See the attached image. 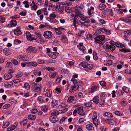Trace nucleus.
Masks as SVG:
<instances>
[{
    "instance_id": "nucleus-1",
    "label": "nucleus",
    "mask_w": 131,
    "mask_h": 131,
    "mask_svg": "<svg viewBox=\"0 0 131 131\" xmlns=\"http://www.w3.org/2000/svg\"><path fill=\"white\" fill-rule=\"evenodd\" d=\"M75 16L74 17L75 19L78 18L79 17L81 18V19L83 21H85V22L89 23L90 20L89 18L90 17H86L81 13L78 10L75 9Z\"/></svg>"
},
{
    "instance_id": "nucleus-2",
    "label": "nucleus",
    "mask_w": 131,
    "mask_h": 131,
    "mask_svg": "<svg viewBox=\"0 0 131 131\" xmlns=\"http://www.w3.org/2000/svg\"><path fill=\"white\" fill-rule=\"evenodd\" d=\"M25 34L27 39L30 41L36 40L37 38L38 37L36 35H32L29 32L26 31Z\"/></svg>"
},
{
    "instance_id": "nucleus-3",
    "label": "nucleus",
    "mask_w": 131,
    "mask_h": 131,
    "mask_svg": "<svg viewBox=\"0 0 131 131\" xmlns=\"http://www.w3.org/2000/svg\"><path fill=\"white\" fill-rule=\"evenodd\" d=\"M14 72L13 70L10 69L8 72V73L5 74L4 76V79L6 80L10 79L12 77V74Z\"/></svg>"
},
{
    "instance_id": "nucleus-4",
    "label": "nucleus",
    "mask_w": 131,
    "mask_h": 131,
    "mask_svg": "<svg viewBox=\"0 0 131 131\" xmlns=\"http://www.w3.org/2000/svg\"><path fill=\"white\" fill-rule=\"evenodd\" d=\"M77 95L75 96H71L69 97L68 99L67 102L70 103H74L77 100Z\"/></svg>"
},
{
    "instance_id": "nucleus-5",
    "label": "nucleus",
    "mask_w": 131,
    "mask_h": 131,
    "mask_svg": "<svg viewBox=\"0 0 131 131\" xmlns=\"http://www.w3.org/2000/svg\"><path fill=\"white\" fill-rule=\"evenodd\" d=\"M105 36L104 35H101L98 36L94 38L95 42L97 43L101 44V41H103L105 39Z\"/></svg>"
},
{
    "instance_id": "nucleus-6",
    "label": "nucleus",
    "mask_w": 131,
    "mask_h": 131,
    "mask_svg": "<svg viewBox=\"0 0 131 131\" xmlns=\"http://www.w3.org/2000/svg\"><path fill=\"white\" fill-rule=\"evenodd\" d=\"M52 33L50 31H47L44 32L43 36L46 38L49 39L52 37Z\"/></svg>"
},
{
    "instance_id": "nucleus-7",
    "label": "nucleus",
    "mask_w": 131,
    "mask_h": 131,
    "mask_svg": "<svg viewBox=\"0 0 131 131\" xmlns=\"http://www.w3.org/2000/svg\"><path fill=\"white\" fill-rule=\"evenodd\" d=\"M26 51L28 52H32L35 53L37 51V50L35 47L32 46H30L27 48Z\"/></svg>"
},
{
    "instance_id": "nucleus-8",
    "label": "nucleus",
    "mask_w": 131,
    "mask_h": 131,
    "mask_svg": "<svg viewBox=\"0 0 131 131\" xmlns=\"http://www.w3.org/2000/svg\"><path fill=\"white\" fill-rule=\"evenodd\" d=\"M78 114L81 116H84L85 114L84 112L83 108V107H80L77 108Z\"/></svg>"
},
{
    "instance_id": "nucleus-9",
    "label": "nucleus",
    "mask_w": 131,
    "mask_h": 131,
    "mask_svg": "<svg viewBox=\"0 0 131 131\" xmlns=\"http://www.w3.org/2000/svg\"><path fill=\"white\" fill-rule=\"evenodd\" d=\"M56 17V16L53 13H51L48 18V20L51 22H54L56 21L54 18Z\"/></svg>"
},
{
    "instance_id": "nucleus-10",
    "label": "nucleus",
    "mask_w": 131,
    "mask_h": 131,
    "mask_svg": "<svg viewBox=\"0 0 131 131\" xmlns=\"http://www.w3.org/2000/svg\"><path fill=\"white\" fill-rule=\"evenodd\" d=\"M64 7L65 6L59 5L58 8V5H56V9H58V11L60 13H62L64 11Z\"/></svg>"
},
{
    "instance_id": "nucleus-11",
    "label": "nucleus",
    "mask_w": 131,
    "mask_h": 131,
    "mask_svg": "<svg viewBox=\"0 0 131 131\" xmlns=\"http://www.w3.org/2000/svg\"><path fill=\"white\" fill-rule=\"evenodd\" d=\"M65 29L64 28L59 27L57 28H55V31L57 34L60 35L61 34V31L64 30Z\"/></svg>"
},
{
    "instance_id": "nucleus-12",
    "label": "nucleus",
    "mask_w": 131,
    "mask_h": 131,
    "mask_svg": "<svg viewBox=\"0 0 131 131\" xmlns=\"http://www.w3.org/2000/svg\"><path fill=\"white\" fill-rule=\"evenodd\" d=\"M14 32L15 35L17 36H19L22 34V32L20 30L19 27H17L16 29H14Z\"/></svg>"
},
{
    "instance_id": "nucleus-13",
    "label": "nucleus",
    "mask_w": 131,
    "mask_h": 131,
    "mask_svg": "<svg viewBox=\"0 0 131 131\" xmlns=\"http://www.w3.org/2000/svg\"><path fill=\"white\" fill-rule=\"evenodd\" d=\"M83 43H80L79 45H77V47L79 50H81L83 53H84L85 52V48L83 45Z\"/></svg>"
},
{
    "instance_id": "nucleus-14",
    "label": "nucleus",
    "mask_w": 131,
    "mask_h": 131,
    "mask_svg": "<svg viewBox=\"0 0 131 131\" xmlns=\"http://www.w3.org/2000/svg\"><path fill=\"white\" fill-rule=\"evenodd\" d=\"M78 86L74 85L73 86H71L69 90V91L72 93V92L76 91L78 89Z\"/></svg>"
},
{
    "instance_id": "nucleus-15",
    "label": "nucleus",
    "mask_w": 131,
    "mask_h": 131,
    "mask_svg": "<svg viewBox=\"0 0 131 131\" xmlns=\"http://www.w3.org/2000/svg\"><path fill=\"white\" fill-rule=\"evenodd\" d=\"M19 57L20 58V60L27 61L28 60V57L25 55H21L19 56Z\"/></svg>"
},
{
    "instance_id": "nucleus-16",
    "label": "nucleus",
    "mask_w": 131,
    "mask_h": 131,
    "mask_svg": "<svg viewBox=\"0 0 131 131\" xmlns=\"http://www.w3.org/2000/svg\"><path fill=\"white\" fill-rule=\"evenodd\" d=\"M105 47L106 49H110V50L113 51L115 50V47L114 46H112L109 45H107L105 46Z\"/></svg>"
},
{
    "instance_id": "nucleus-17",
    "label": "nucleus",
    "mask_w": 131,
    "mask_h": 131,
    "mask_svg": "<svg viewBox=\"0 0 131 131\" xmlns=\"http://www.w3.org/2000/svg\"><path fill=\"white\" fill-rule=\"evenodd\" d=\"M52 92L51 90H47L46 93L45 94V95L46 96L48 97H50L52 95Z\"/></svg>"
},
{
    "instance_id": "nucleus-18",
    "label": "nucleus",
    "mask_w": 131,
    "mask_h": 131,
    "mask_svg": "<svg viewBox=\"0 0 131 131\" xmlns=\"http://www.w3.org/2000/svg\"><path fill=\"white\" fill-rule=\"evenodd\" d=\"M99 98L98 96H95L93 98L92 100L94 103L97 104L99 102Z\"/></svg>"
},
{
    "instance_id": "nucleus-19",
    "label": "nucleus",
    "mask_w": 131,
    "mask_h": 131,
    "mask_svg": "<svg viewBox=\"0 0 131 131\" xmlns=\"http://www.w3.org/2000/svg\"><path fill=\"white\" fill-rule=\"evenodd\" d=\"M106 7V6L103 4H101L98 6V8L101 10H104Z\"/></svg>"
},
{
    "instance_id": "nucleus-20",
    "label": "nucleus",
    "mask_w": 131,
    "mask_h": 131,
    "mask_svg": "<svg viewBox=\"0 0 131 131\" xmlns=\"http://www.w3.org/2000/svg\"><path fill=\"white\" fill-rule=\"evenodd\" d=\"M28 119L31 120H34L35 119L36 117L35 115H29L27 117Z\"/></svg>"
},
{
    "instance_id": "nucleus-21",
    "label": "nucleus",
    "mask_w": 131,
    "mask_h": 131,
    "mask_svg": "<svg viewBox=\"0 0 131 131\" xmlns=\"http://www.w3.org/2000/svg\"><path fill=\"white\" fill-rule=\"evenodd\" d=\"M26 64L27 66L31 65L33 66H36L37 65V63L34 62H27Z\"/></svg>"
},
{
    "instance_id": "nucleus-22",
    "label": "nucleus",
    "mask_w": 131,
    "mask_h": 131,
    "mask_svg": "<svg viewBox=\"0 0 131 131\" xmlns=\"http://www.w3.org/2000/svg\"><path fill=\"white\" fill-rule=\"evenodd\" d=\"M51 115L53 116L58 115L60 113L59 111H51Z\"/></svg>"
},
{
    "instance_id": "nucleus-23",
    "label": "nucleus",
    "mask_w": 131,
    "mask_h": 131,
    "mask_svg": "<svg viewBox=\"0 0 131 131\" xmlns=\"http://www.w3.org/2000/svg\"><path fill=\"white\" fill-rule=\"evenodd\" d=\"M104 116L107 117L108 118H110L113 115L112 114L109 112H105L103 114Z\"/></svg>"
},
{
    "instance_id": "nucleus-24",
    "label": "nucleus",
    "mask_w": 131,
    "mask_h": 131,
    "mask_svg": "<svg viewBox=\"0 0 131 131\" xmlns=\"http://www.w3.org/2000/svg\"><path fill=\"white\" fill-rule=\"evenodd\" d=\"M86 128L89 130H93L94 129V127L91 124L87 125H86Z\"/></svg>"
},
{
    "instance_id": "nucleus-25",
    "label": "nucleus",
    "mask_w": 131,
    "mask_h": 131,
    "mask_svg": "<svg viewBox=\"0 0 131 131\" xmlns=\"http://www.w3.org/2000/svg\"><path fill=\"white\" fill-rule=\"evenodd\" d=\"M61 40L64 42H66L67 41V39L66 36L64 34H62L61 35Z\"/></svg>"
},
{
    "instance_id": "nucleus-26",
    "label": "nucleus",
    "mask_w": 131,
    "mask_h": 131,
    "mask_svg": "<svg viewBox=\"0 0 131 131\" xmlns=\"http://www.w3.org/2000/svg\"><path fill=\"white\" fill-rule=\"evenodd\" d=\"M49 120L52 123H56L58 121V119L57 118V117H54L51 119L50 118Z\"/></svg>"
},
{
    "instance_id": "nucleus-27",
    "label": "nucleus",
    "mask_w": 131,
    "mask_h": 131,
    "mask_svg": "<svg viewBox=\"0 0 131 131\" xmlns=\"http://www.w3.org/2000/svg\"><path fill=\"white\" fill-rule=\"evenodd\" d=\"M93 67V65L92 64H88H88L86 66V67L85 69L87 70H91Z\"/></svg>"
},
{
    "instance_id": "nucleus-28",
    "label": "nucleus",
    "mask_w": 131,
    "mask_h": 131,
    "mask_svg": "<svg viewBox=\"0 0 131 131\" xmlns=\"http://www.w3.org/2000/svg\"><path fill=\"white\" fill-rule=\"evenodd\" d=\"M48 109V106L43 105L41 107V110L44 112H46Z\"/></svg>"
},
{
    "instance_id": "nucleus-29",
    "label": "nucleus",
    "mask_w": 131,
    "mask_h": 131,
    "mask_svg": "<svg viewBox=\"0 0 131 131\" xmlns=\"http://www.w3.org/2000/svg\"><path fill=\"white\" fill-rule=\"evenodd\" d=\"M9 123L8 122L6 121L4 122L3 125L2 126V128H5L7 127L9 125Z\"/></svg>"
},
{
    "instance_id": "nucleus-30",
    "label": "nucleus",
    "mask_w": 131,
    "mask_h": 131,
    "mask_svg": "<svg viewBox=\"0 0 131 131\" xmlns=\"http://www.w3.org/2000/svg\"><path fill=\"white\" fill-rule=\"evenodd\" d=\"M58 105V101L57 100H54L52 102V106L53 107L56 106H57Z\"/></svg>"
},
{
    "instance_id": "nucleus-31",
    "label": "nucleus",
    "mask_w": 131,
    "mask_h": 131,
    "mask_svg": "<svg viewBox=\"0 0 131 131\" xmlns=\"http://www.w3.org/2000/svg\"><path fill=\"white\" fill-rule=\"evenodd\" d=\"M24 85L25 88L27 90H29L30 89V85L27 82L24 83Z\"/></svg>"
},
{
    "instance_id": "nucleus-32",
    "label": "nucleus",
    "mask_w": 131,
    "mask_h": 131,
    "mask_svg": "<svg viewBox=\"0 0 131 131\" xmlns=\"http://www.w3.org/2000/svg\"><path fill=\"white\" fill-rule=\"evenodd\" d=\"M57 74V72H53L51 73L49 75L50 77L51 78H53L55 77Z\"/></svg>"
},
{
    "instance_id": "nucleus-33",
    "label": "nucleus",
    "mask_w": 131,
    "mask_h": 131,
    "mask_svg": "<svg viewBox=\"0 0 131 131\" xmlns=\"http://www.w3.org/2000/svg\"><path fill=\"white\" fill-rule=\"evenodd\" d=\"M122 90L126 93H128L129 92V89L128 87L124 86L122 87Z\"/></svg>"
},
{
    "instance_id": "nucleus-34",
    "label": "nucleus",
    "mask_w": 131,
    "mask_h": 131,
    "mask_svg": "<svg viewBox=\"0 0 131 131\" xmlns=\"http://www.w3.org/2000/svg\"><path fill=\"white\" fill-rule=\"evenodd\" d=\"M93 121L94 124L96 127L97 126L98 124V120L97 118L93 119Z\"/></svg>"
},
{
    "instance_id": "nucleus-35",
    "label": "nucleus",
    "mask_w": 131,
    "mask_h": 131,
    "mask_svg": "<svg viewBox=\"0 0 131 131\" xmlns=\"http://www.w3.org/2000/svg\"><path fill=\"white\" fill-rule=\"evenodd\" d=\"M28 122L27 120L25 119L21 121L20 122V124L21 125H23V126L26 125L27 124Z\"/></svg>"
},
{
    "instance_id": "nucleus-36",
    "label": "nucleus",
    "mask_w": 131,
    "mask_h": 131,
    "mask_svg": "<svg viewBox=\"0 0 131 131\" xmlns=\"http://www.w3.org/2000/svg\"><path fill=\"white\" fill-rule=\"evenodd\" d=\"M36 36L39 38L40 39V40H42L43 37L42 36V35L40 32L37 33L36 34Z\"/></svg>"
},
{
    "instance_id": "nucleus-37",
    "label": "nucleus",
    "mask_w": 131,
    "mask_h": 131,
    "mask_svg": "<svg viewBox=\"0 0 131 131\" xmlns=\"http://www.w3.org/2000/svg\"><path fill=\"white\" fill-rule=\"evenodd\" d=\"M3 52L7 56H8L10 54L9 51V50L7 49L4 50Z\"/></svg>"
},
{
    "instance_id": "nucleus-38",
    "label": "nucleus",
    "mask_w": 131,
    "mask_h": 131,
    "mask_svg": "<svg viewBox=\"0 0 131 131\" xmlns=\"http://www.w3.org/2000/svg\"><path fill=\"white\" fill-rule=\"evenodd\" d=\"M92 103L91 102H89L84 104L85 106L86 107H90L92 106Z\"/></svg>"
},
{
    "instance_id": "nucleus-39",
    "label": "nucleus",
    "mask_w": 131,
    "mask_h": 131,
    "mask_svg": "<svg viewBox=\"0 0 131 131\" xmlns=\"http://www.w3.org/2000/svg\"><path fill=\"white\" fill-rule=\"evenodd\" d=\"M88 64V63L85 62H83L80 63L79 65H81L83 67V68H85L86 66Z\"/></svg>"
},
{
    "instance_id": "nucleus-40",
    "label": "nucleus",
    "mask_w": 131,
    "mask_h": 131,
    "mask_svg": "<svg viewBox=\"0 0 131 131\" xmlns=\"http://www.w3.org/2000/svg\"><path fill=\"white\" fill-rule=\"evenodd\" d=\"M65 11L68 13L70 12L71 10L70 8L68 6H65L64 7Z\"/></svg>"
},
{
    "instance_id": "nucleus-41",
    "label": "nucleus",
    "mask_w": 131,
    "mask_h": 131,
    "mask_svg": "<svg viewBox=\"0 0 131 131\" xmlns=\"http://www.w3.org/2000/svg\"><path fill=\"white\" fill-rule=\"evenodd\" d=\"M80 20H79L74 19L73 21V25H80Z\"/></svg>"
},
{
    "instance_id": "nucleus-42",
    "label": "nucleus",
    "mask_w": 131,
    "mask_h": 131,
    "mask_svg": "<svg viewBox=\"0 0 131 131\" xmlns=\"http://www.w3.org/2000/svg\"><path fill=\"white\" fill-rule=\"evenodd\" d=\"M10 105L9 104H7L4 105L3 107V108L4 109H7L10 107Z\"/></svg>"
},
{
    "instance_id": "nucleus-43",
    "label": "nucleus",
    "mask_w": 131,
    "mask_h": 131,
    "mask_svg": "<svg viewBox=\"0 0 131 131\" xmlns=\"http://www.w3.org/2000/svg\"><path fill=\"white\" fill-rule=\"evenodd\" d=\"M14 124H15V125H11L10 126L12 130H13L16 128L18 123H15Z\"/></svg>"
},
{
    "instance_id": "nucleus-44",
    "label": "nucleus",
    "mask_w": 131,
    "mask_h": 131,
    "mask_svg": "<svg viewBox=\"0 0 131 131\" xmlns=\"http://www.w3.org/2000/svg\"><path fill=\"white\" fill-rule=\"evenodd\" d=\"M93 59L95 60H97L98 59V57L97 54L95 52H93Z\"/></svg>"
},
{
    "instance_id": "nucleus-45",
    "label": "nucleus",
    "mask_w": 131,
    "mask_h": 131,
    "mask_svg": "<svg viewBox=\"0 0 131 131\" xmlns=\"http://www.w3.org/2000/svg\"><path fill=\"white\" fill-rule=\"evenodd\" d=\"M21 81V80L20 79H17L14 80L13 81V82L16 84H18Z\"/></svg>"
},
{
    "instance_id": "nucleus-46",
    "label": "nucleus",
    "mask_w": 131,
    "mask_h": 131,
    "mask_svg": "<svg viewBox=\"0 0 131 131\" xmlns=\"http://www.w3.org/2000/svg\"><path fill=\"white\" fill-rule=\"evenodd\" d=\"M71 81L73 82L74 85H76L77 83V80L74 78L73 77L71 79Z\"/></svg>"
},
{
    "instance_id": "nucleus-47",
    "label": "nucleus",
    "mask_w": 131,
    "mask_h": 131,
    "mask_svg": "<svg viewBox=\"0 0 131 131\" xmlns=\"http://www.w3.org/2000/svg\"><path fill=\"white\" fill-rule=\"evenodd\" d=\"M61 77L58 78L56 80V83L58 84H59L61 81V79L62 78V76L61 75Z\"/></svg>"
},
{
    "instance_id": "nucleus-48",
    "label": "nucleus",
    "mask_w": 131,
    "mask_h": 131,
    "mask_svg": "<svg viewBox=\"0 0 131 131\" xmlns=\"http://www.w3.org/2000/svg\"><path fill=\"white\" fill-rule=\"evenodd\" d=\"M100 84L102 86L104 87L106 86V83L104 81H100Z\"/></svg>"
},
{
    "instance_id": "nucleus-49",
    "label": "nucleus",
    "mask_w": 131,
    "mask_h": 131,
    "mask_svg": "<svg viewBox=\"0 0 131 131\" xmlns=\"http://www.w3.org/2000/svg\"><path fill=\"white\" fill-rule=\"evenodd\" d=\"M30 111L31 113L34 114L38 112V110L36 108L33 109L31 110Z\"/></svg>"
},
{
    "instance_id": "nucleus-50",
    "label": "nucleus",
    "mask_w": 131,
    "mask_h": 131,
    "mask_svg": "<svg viewBox=\"0 0 131 131\" xmlns=\"http://www.w3.org/2000/svg\"><path fill=\"white\" fill-rule=\"evenodd\" d=\"M52 58L53 59H55L57 58V56L56 54L54 52L52 53L50 55Z\"/></svg>"
},
{
    "instance_id": "nucleus-51",
    "label": "nucleus",
    "mask_w": 131,
    "mask_h": 131,
    "mask_svg": "<svg viewBox=\"0 0 131 131\" xmlns=\"http://www.w3.org/2000/svg\"><path fill=\"white\" fill-rule=\"evenodd\" d=\"M5 19V18L4 17H0V23H2L4 22Z\"/></svg>"
},
{
    "instance_id": "nucleus-52",
    "label": "nucleus",
    "mask_w": 131,
    "mask_h": 131,
    "mask_svg": "<svg viewBox=\"0 0 131 131\" xmlns=\"http://www.w3.org/2000/svg\"><path fill=\"white\" fill-rule=\"evenodd\" d=\"M124 93L121 90H119L118 91L117 95L118 96H120L122 95Z\"/></svg>"
},
{
    "instance_id": "nucleus-53",
    "label": "nucleus",
    "mask_w": 131,
    "mask_h": 131,
    "mask_svg": "<svg viewBox=\"0 0 131 131\" xmlns=\"http://www.w3.org/2000/svg\"><path fill=\"white\" fill-rule=\"evenodd\" d=\"M119 50L121 52H123L124 53L128 52L130 51L129 49H119Z\"/></svg>"
},
{
    "instance_id": "nucleus-54",
    "label": "nucleus",
    "mask_w": 131,
    "mask_h": 131,
    "mask_svg": "<svg viewBox=\"0 0 131 131\" xmlns=\"http://www.w3.org/2000/svg\"><path fill=\"white\" fill-rule=\"evenodd\" d=\"M68 111V108H66L64 109L61 110H60L59 111V112L60 113H64L66 112H67Z\"/></svg>"
},
{
    "instance_id": "nucleus-55",
    "label": "nucleus",
    "mask_w": 131,
    "mask_h": 131,
    "mask_svg": "<svg viewBox=\"0 0 131 131\" xmlns=\"http://www.w3.org/2000/svg\"><path fill=\"white\" fill-rule=\"evenodd\" d=\"M97 118V114L96 112H94L93 113L92 119Z\"/></svg>"
},
{
    "instance_id": "nucleus-56",
    "label": "nucleus",
    "mask_w": 131,
    "mask_h": 131,
    "mask_svg": "<svg viewBox=\"0 0 131 131\" xmlns=\"http://www.w3.org/2000/svg\"><path fill=\"white\" fill-rule=\"evenodd\" d=\"M12 63L15 65H17L18 63V61L15 59H13L11 60Z\"/></svg>"
},
{
    "instance_id": "nucleus-57",
    "label": "nucleus",
    "mask_w": 131,
    "mask_h": 131,
    "mask_svg": "<svg viewBox=\"0 0 131 131\" xmlns=\"http://www.w3.org/2000/svg\"><path fill=\"white\" fill-rule=\"evenodd\" d=\"M42 78L41 77H38L36 78L35 82L36 83H38L42 80Z\"/></svg>"
},
{
    "instance_id": "nucleus-58",
    "label": "nucleus",
    "mask_w": 131,
    "mask_h": 131,
    "mask_svg": "<svg viewBox=\"0 0 131 131\" xmlns=\"http://www.w3.org/2000/svg\"><path fill=\"white\" fill-rule=\"evenodd\" d=\"M97 88L96 86H92L91 88V92H93L94 91H95Z\"/></svg>"
},
{
    "instance_id": "nucleus-59",
    "label": "nucleus",
    "mask_w": 131,
    "mask_h": 131,
    "mask_svg": "<svg viewBox=\"0 0 131 131\" xmlns=\"http://www.w3.org/2000/svg\"><path fill=\"white\" fill-rule=\"evenodd\" d=\"M105 102V100L101 99L99 102V104L101 106H102L104 105Z\"/></svg>"
},
{
    "instance_id": "nucleus-60",
    "label": "nucleus",
    "mask_w": 131,
    "mask_h": 131,
    "mask_svg": "<svg viewBox=\"0 0 131 131\" xmlns=\"http://www.w3.org/2000/svg\"><path fill=\"white\" fill-rule=\"evenodd\" d=\"M67 117H63L62 119H61L60 121V124L62 123L64 121L65 119H67Z\"/></svg>"
},
{
    "instance_id": "nucleus-61",
    "label": "nucleus",
    "mask_w": 131,
    "mask_h": 131,
    "mask_svg": "<svg viewBox=\"0 0 131 131\" xmlns=\"http://www.w3.org/2000/svg\"><path fill=\"white\" fill-rule=\"evenodd\" d=\"M115 123V121L112 119H110L109 124L112 125H113Z\"/></svg>"
},
{
    "instance_id": "nucleus-62",
    "label": "nucleus",
    "mask_w": 131,
    "mask_h": 131,
    "mask_svg": "<svg viewBox=\"0 0 131 131\" xmlns=\"http://www.w3.org/2000/svg\"><path fill=\"white\" fill-rule=\"evenodd\" d=\"M107 12L109 13L110 15L112 16H113V14L112 12V11L111 9H108Z\"/></svg>"
},
{
    "instance_id": "nucleus-63",
    "label": "nucleus",
    "mask_w": 131,
    "mask_h": 131,
    "mask_svg": "<svg viewBox=\"0 0 131 131\" xmlns=\"http://www.w3.org/2000/svg\"><path fill=\"white\" fill-rule=\"evenodd\" d=\"M105 33L107 35H110L111 33V32L109 30L106 29L105 31Z\"/></svg>"
},
{
    "instance_id": "nucleus-64",
    "label": "nucleus",
    "mask_w": 131,
    "mask_h": 131,
    "mask_svg": "<svg viewBox=\"0 0 131 131\" xmlns=\"http://www.w3.org/2000/svg\"><path fill=\"white\" fill-rule=\"evenodd\" d=\"M125 72L127 74H131V71L129 70H126Z\"/></svg>"
}]
</instances>
